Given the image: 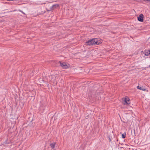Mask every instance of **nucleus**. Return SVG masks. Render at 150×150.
<instances>
[{"label":"nucleus","mask_w":150,"mask_h":150,"mask_svg":"<svg viewBox=\"0 0 150 150\" xmlns=\"http://www.w3.org/2000/svg\"><path fill=\"white\" fill-rule=\"evenodd\" d=\"M126 133L125 132L124 133L122 134V138L123 139H124L126 137Z\"/></svg>","instance_id":"9b49d317"},{"label":"nucleus","mask_w":150,"mask_h":150,"mask_svg":"<svg viewBox=\"0 0 150 150\" xmlns=\"http://www.w3.org/2000/svg\"><path fill=\"white\" fill-rule=\"evenodd\" d=\"M144 15H143L141 13L140 14L139 16L137 17V19L140 22H143V21L144 19Z\"/></svg>","instance_id":"7ed1b4c3"},{"label":"nucleus","mask_w":150,"mask_h":150,"mask_svg":"<svg viewBox=\"0 0 150 150\" xmlns=\"http://www.w3.org/2000/svg\"><path fill=\"white\" fill-rule=\"evenodd\" d=\"M149 67H150V65H149Z\"/></svg>","instance_id":"dca6fc26"},{"label":"nucleus","mask_w":150,"mask_h":150,"mask_svg":"<svg viewBox=\"0 0 150 150\" xmlns=\"http://www.w3.org/2000/svg\"><path fill=\"white\" fill-rule=\"evenodd\" d=\"M93 45H99L101 44V42L100 41H98V39L96 38H93Z\"/></svg>","instance_id":"20e7f679"},{"label":"nucleus","mask_w":150,"mask_h":150,"mask_svg":"<svg viewBox=\"0 0 150 150\" xmlns=\"http://www.w3.org/2000/svg\"><path fill=\"white\" fill-rule=\"evenodd\" d=\"M93 39H90L86 42V44L87 45H93Z\"/></svg>","instance_id":"f03ea898"},{"label":"nucleus","mask_w":150,"mask_h":150,"mask_svg":"<svg viewBox=\"0 0 150 150\" xmlns=\"http://www.w3.org/2000/svg\"><path fill=\"white\" fill-rule=\"evenodd\" d=\"M18 11L21 12L22 13H23L25 15V13H24L23 11H22L20 10H19Z\"/></svg>","instance_id":"ddd939ff"},{"label":"nucleus","mask_w":150,"mask_h":150,"mask_svg":"<svg viewBox=\"0 0 150 150\" xmlns=\"http://www.w3.org/2000/svg\"><path fill=\"white\" fill-rule=\"evenodd\" d=\"M123 101L125 102L126 104H130V103L127 102V97H125V98H123Z\"/></svg>","instance_id":"423d86ee"},{"label":"nucleus","mask_w":150,"mask_h":150,"mask_svg":"<svg viewBox=\"0 0 150 150\" xmlns=\"http://www.w3.org/2000/svg\"><path fill=\"white\" fill-rule=\"evenodd\" d=\"M69 64H68V65H67V64H66V63H65V64H64V66L63 68L65 69H67L69 67Z\"/></svg>","instance_id":"1a4fd4ad"},{"label":"nucleus","mask_w":150,"mask_h":150,"mask_svg":"<svg viewBox=\"0 0 150 150\" xmlns=\"http://www.w3.org/2000/svg\"><path fill=\"white\" fill-rule=\"evenodd\" d=\"M137 88L138 89L143 91H146V89L145 88H142V87H141L139 86H137Z\"/></svg>","instance_id":"6e6552de"},{"label":"nucleus","mask_w":150,"mask_h":150,"mask_svg":"<svg viewBox=\"0 0 150 150\" xmlns=\"http://www.w3.org/2000/svg\"><path fill=\"white\" fill-rule=\"evenodd\" d=\"M59 6V4H56L53 5L51 7H50L49 10H48L47 9H46L47 11H49L54 10L55 8H56Z\"/></svg>","instance_id":"f257e3e1"},{"label":"nucleus","mask_w":150,"mask_h":150,"mask_svg":"<svg viewBox=\"0 0 150 150\" xmlns=\"http://www.w3.org/2000/svg\"><path fill=\"white\" fill-rule=\"evenodd\" d=\"M132 136H134H134H135V130H134V133L133 134L132 133Z\"/></svg>","instance_id":"4468645a"},{"label":"nucleus","mask_w":150,"mask_h":150,"mask_svg":"<svg viewBox=\"0 0 150 150\" xmlns=\"http://www.w3.org/2000/svg\"><path fill=\"white\" fill-rule=\"evenodd\" d=\"M56 144V143L55 142H53V143L50 144V145L52 149H53L54 148Z\"/></svg>","instance_id":"0eeeda50"},{"label":"nucleus","mask_w":150,"mask_h":150,"mask_svg":"<svg viewBox=\"0 0 150 150\" xmlns=\"http://www.w3.org/2000/svg\"><path fill=\"white\" fill-rule=\"evenodd\" d=\"M59 63H60V66L61 67H62V68H63V67H64V64H65V62H63V63H62V62H60V61H59Z\"/></svg>","instance_id":"9d476101"},{"label":"nucleus","mask_w":150,"mask_h":150,"mask_svg":"<svg viewBox=\"0 0 150 150\" xmlns=\"http://www.w3.org/2000/svg\"><path fill=\"white\" fill-rule=\"evenodd\" d=\"M108 139H109V142H111L112 139H111V137L110 136H108Z\"/></svg>","instance_id":"f8f14e48"},{"label":"nucleus","mask_w":150,"mask_h":150,"mask_svg":"<svg viewBox=\"0 0 150 150\" xmlns=\"http://www.w3.org/2000/svg\"><path fill=\"white\" fill-rule=\"evenodd\" d=\"M143 54L146 56L150 55V50H146L143 52Z\"/></svg>","instance_id":"39448f33"},{"label":"nucleus","mask_w":150,"mask_h":150,"mask_svg":"<svg viewBox=\"0 0 150 150\" xmlns=\"http://www.w3.org/2000/svg\"><path fill=\"white\" fill-rule=\"evenodd\" d=\"M129 100H130V99L129 98H127V102L130 103V102H129Z\"/></svg>","instance_id":"2eb2a0df"}]
</instances>
